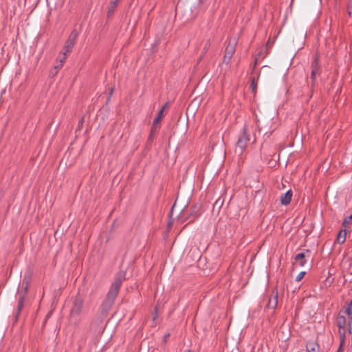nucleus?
<instances>
[{
    "mask_svg": "<svg viewBox=\"0 0 352 352\" xmlns=\"http://www.w3.org/2000/svg\"><path fill=\"white\" fill-rule=\"evenodd\" d=\"M126 274L123 271L119 272L115 276V280L111 284L105 299L100 305L102 314H107L112 307L118 296L119 290L125 280Z\"/></svg>",
    "mask_w": 352,
    "mask_h": 352,
    "instance_id": "nucleus-1",
    "label": "nucleus"
},
{
    "mask_svg": "<svg viewBox=\"0 0 352 352\" xmlns=\"http://www.w3.org/2000/svg\"><path fill=\"white\" fill-rule=\"evenodd\" d=\"M250 141V137L245 126L243 127L241 134L239 135L236 144L235 153L241 155L246 148L248 142Z\"/></svg>",
    "mask_w": 352,
    "mask_h": 352,
    "instance_id": "nucleus-2",
    "label": "nucleus"
},
{
    "mask_svg": "<svg viewBox=\"0 0 352 352\" xmlns=\"http://www.w3.org/2000/svg\"><path fill=\"white\" fill-rule=\"evenodd\" d=\"M237 45V41L236 38H230L228 41V45L226 47L225 54L223 56V63L228 65L236 51Z\"/></svg>",
    "mask_w": 352,
    "mask_h": 352,
    "instance_id": "nucleus-3",
    "label": "nucleus"
},
{
    "mask_svg": "<svg viewBox=\"0 0 352 352\" xmlns=\"http://www.w3.org/2000/svg\"><path fill=\"white\" fill-rule=\"evenodd\" d=\"M311 85L314 87L316 85V80L320 76L321 67L319 63V58L316 56L311 64Z\"/></svg>",
    "mask_w": 352,
    "mask_h": 352,
    "instance_id": "nucleus-4",
    "label": "nucleus"
},
{
    "mask_svg": "<svg viewBox=\"0 0 352 352\" xmlns=\"http://www.w3.org/2000/svg\"><path fill=\"white\" fill-rule=\"evenodd\" d=\"M346 318L344 315L341 314V311L338 314L336 319V323L338 327V333L340 339L342 340V344H344L346 338Z\"/></svg>",
    "mask_w": 352,
    "mask_h": 352,
    "instance_id": "nucleus-5",
    "label": "nucleus"
},
{
    "mask_svg": "<svg viewBox=\"0 0 352 352\" xmlns=\"http://www.w3.org/2000/svg\"><path fill=\"white\" fill-rule=\"evenodd\" d=\"M78 36V32H77V30H72L65 43L63 55L67 56V54L70 53L72 52V49L74 48L76 44Z\"/></svg>",
    "mask_w": 352,
    "mask_h": 352,
    "instance_id": "nucleus-6",
    "label": "nucleus"
},
{
    "mask_svg": "<svg viewBox=\"0 0 352 352\" xmlns=\"http://www.w3.org/2000/svg\"><path fill=\"white\" fill-rule=\"evenodd\" d=\"M84 300L80 296H76L74 298L72 307L70 310V314L72 316H79L83 307Z\"/></svg>",
    "mask_w": 352,
    "mask_h": 352,
    "instance_id": "nucleus-7",
    "label": "nucleus"
},
{
    "mask_svg": "<svg viewBox=\"0 0 352 352\" xmlns=\"http://www.w3.org/2000/svg\"><path fill=\"white\" fill-rule=\"evenodd\" d=\"M311 256V251L309 250H305L303 252L297 254L294 256V261L298 263L300 267H304L306 263L307 258Z\"/></svg>",
    "mask_w": 352,
    "mask_h": 352,
    "instance_id": "nucleus-8",
    "label": "nucleus"
},
{
    "mask_svg": "<svg viewBox=\"0 0 352 352\" xmlns=\"http://www.w3.org/2000/svg\"><path fill=\"white\" fill-rule=\"evenodd\" d=\"M201 214V208L200 206H194L192 209L191 212L186 218V219H190V222H192L195 221L196 218L199 217Z\"/></svg>",
    "mask_w": 352,
    "mask_h": 352,
    "instance_id": "nucleus-9",
    "label": "nucleus"
},
{
    "mask_svg": "<svg viewBox=\"0 0 352 352\" xmlns=\"http://www.w3.org/2000/svg\"><path fill=\"white\" fill-rule=\"evenodd\" d=\"M293 192L291 190H287L285 194L280 196V202L283 206H287L290 204Z\"/></svg>",
    "mask_w": 352,
    "mask_h": 352,
    "instance_id": "nucleus-10",
    "label": "nucleus"
},
{
    "mask_svg": "<svg viewBox=\"0 0 352 352\" xmlns=\"http://www.w3.org/2000/svg\"><path fill=\"white\" fill-rule=\"evenodd\" d=\"M278 305V292H273L272 296L269 299L267 307L270 309H275Z\"/></svg>",
    "mask_w": 352,
    "mask_h": 352,
    "instance_id": "nucleus-11",
    "label": "nucleus"
},
{
    "mask_svg": "<svg viewBox=\"0 0 352 352\" xmlns=\"http://www.w3.org/2000/svg\"><path fill=\"white\" fill-rule=\"evenodd\" d=\"M59 58H60L59 63H57L54 65V72L53 75H56L58 72V71L62 68V67L63 66V63H65V61L67 58V56L65 55H63V56L59 57Z\"/></svg>",
    "mask_w": 352,
    "mask_h": 352,
    "instance_id": "nucleus-12",
    "label": "nucleus"
},
{
    "mask_svg": "<svg viewBox=\"0 0 352 352\" xmlns=\"http://www.w3.org/2000/svg\"><path fill=\"white\" fill-rule=\"evenodd\" d=\"M163 113H164L163 109H160V111L158 112L157 117L154 119L151 134H152L154 132L155 126H156L157 124H159L160 122V121L163 117ZM149 138H151V135H150Z\"/></svg>",
    "mask_w": 352,
    "mask_h": 352,
    "instance_id": "nucleus-13",
    "label": "nucleus"
},
{
    "mask_svg": "<svg viewBox=\"0 0 352 352\" xmlns=\"http://www.w3.org/2000/svg\"><path fill=\"white\" fill-rule=\"evenodd\" d=\"M346 230H341L337 236V241L339 244H342L346 240Z\"/></svg>",
    "mask_w": 352,
    "mask_h": 352,
    "instance_id": "nucleus-14",
    "label": "nucleus"
},
{
    "mask_svg": "<svg viewBox=\"0 0 352 352\" xmlns=\"http://www.w3.org/2000/svg\"><path fill=\"white\" fill-rule=\"evenodd\" d=\"M25 294H23L22 296H21L19 297V301H18V305H17V313H16V316L17 317L19 315V314L21 311V310L23 309V303H24V300H25Z\"/></svg>",
    "mask_w": 352,
    "mask_h": 352,
    "instance_id": "nucleus-15",
    "label": "nucleus"
},
{
    "mask_svg": "<svg viewBox=\"0 0 352 352\" xmlns=\"http://www.w3.org/2000/svg\"><path fill=\"white\" fill-rule=\"evenodd\" d=\"M318 344L314 342L308 343L306 346L307 352H318Z\"/></svg>",
    "mask_w": 352,
    "mask_h": 352,
    "instance_id": "nucleus-16",
    "label": "nucleus"
},
{
    "mask_svg": "<svg viewBox=\"0 0 352 352\" xmlns=\"http://www.w3.org/2000/svg\"><path fill=\"white\" fill-rule=\"evenodd\" d=\"M118 2L119 1H116V0L111 2L110 7L108 10V16H110L111 14H112L114 12L118 4Z\"/></svg>",
    "mask_w": 352,
    "mask_h": 352,
    "instance_id": "nucleus-17",
    "label": "nucleus"
},
{
    "mask_svg": "<svg viewBox=\"0 0 352 352\" xmlns=\"http://www.w3.org/2000/svg\"><path fill=\"white\" fill-rule=\"evenodd\" d=\"M347 12L350 17H352V0L349 1L347 6Z\"/></svg>",
    "mask_w": 352,
    "mask_h": 352,
    "instance_id": "nucleus-18",
    "label": "nucleus"
},
{
    "mask_svg": "<svg viewBox=\"0 0 352 352\" xmlns=\"http://www.w3.org/2000/svg\"><path fill=\"white\" fill-rule=\"evenodd\" d=\"M252 91H256L257 87V81L254 78L252 79L251 85H250Z\"/></svg>",
    "mask_w": 352,
    "mask_h": 352,
    "instance_id": "nucleus-19",
    "label": "nucleus"
},
{
    "mask_svg": "<svg viewBox=\"0 0 352 352\" xmlns=\"http://www.w3.org/2000/svg\"><path fill=\"white\" fill-rule=\"evenodd\" d=\"M305 274H306L305 272H300L298 274V276L296 277V280L298 281V282L300 281L303 278V277L305 276Z\"/></svg>",
    "mask_w": 352,
    "mask_h": 352,
    "instance_id": "nucleus-20",
    "label": "nucleus"
},
{
    "mask_svg": "<svg viewBox=\"0 0 352 352\" xmlns=\"http://www.w3.org/2000/svg\"><path fill=\"white\" fill-rule=\"evenodd\" d=\"M210 45V41H208L204 46L205 52L208 50Z\"/></svg>",
    "mask_w": 352,
    "mask_h": 352,
    "instance_id": "nucleus-21",
    "label": "nucleus"
},
{
    "mask_svg": "<svg viewBox=\"0 0 352 352\" xmlns=\"http://www.w3.org/2000/svg\"><path fill=\"white\" fill-rule=\"evenodd\" d=\"M343 344H342V340H340V347L338 348L337 352H341L342 351V349Z\"/></svg>",
    "mask_w": 352,
    "mask_h": 352,
    "instance_id": "nucleus-22",
    "label": "nucleus"
},
{
    "mask_svg": "<svg viewBox=\"0 0 352 352\" xmlns=\"http://www.w3.org/2000/svg\"><path fill=\"white\" fill-rule=\"evenodd\" d=\"M170 336V334L169 333H167L164 336V342H166V340L168 339V338Z\"/></svg>",
    "mask_w": 352,
    "mask_h": 352,
    "instance_id": "nucleus-23",
    "label": "nucleus"
},
{
    "mask_svg": "<svg viewBox=\"0 0 352 352\" xmlns=\"http://www.w3.org/2000/svg\"><path fill=\"white\" fill-rule=\"evenodd\" d=\"M168 103L166 102V104H164V106L162 107L161 109H163V111L165 110V109L168 107Z\"/></svg>",
    "mask_w": 352,
    "mask_h": 352,
    "instance_id": "nucleus-24",
    "label": "nucleus"
},
{
    "mask_svg": "<svg viewBox=\"0 0 352 352\" xmlns=\"http://www.w3.org/2000/svg\"><path fill=\"white\" fill-rule=\"evenodd\" d=\"M113 88H112V89H111V91H110L109 96L108 97L107 100H109V98L111 97V95H112V94H113Z\"/></svg>",
    "mask_w": 352,
    "mask_h": 352,
    "instance_id": "nucleus-25",
    "label": "nucleus"
},
{
    "mask_svg": "<svg viewBox=\"0 0 352 352\" xmlns=\"http://www.w3.org/2000/svg\"><path fill=\"white\" fill-rule=\"evenodd\" d=\"M184 352H190V350H186Z\"/></svg>",
    "mask_w": 352,
    "mask_h": 352,
    "instance_id": "nucleus-26",
    "label": "nucleus"
},
{
    "mask_svg": "<svg viewBox=\"0 0 352 352\" xmlns=\"http://www.w3.org/2000/svg\"><path fill=\"white\" fill-rule=\"evenodd\" d=\"M116 1H119V0H116Z\"/></svg>",
    "mask_w": 352,
    "mask_h": 352,
    "instance_id": "nucleus-27",
    "label": "nucleus"
},
{
    "mask_svg": "<svg viewBox=\"0 0 352 352\" xmlns=\"http://www.w3.org/2000/svg\"><path fill=\"white\" fill-rule=\"evenodd\" d=\"M201 1H202L203 0H200Z\"/></svg>",
    "mask_w": 352,
    "mask_h": 352,
    "instance_id": "nucleus-28",
    "label": "nucleus"
}]
</instances>
